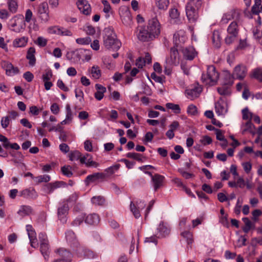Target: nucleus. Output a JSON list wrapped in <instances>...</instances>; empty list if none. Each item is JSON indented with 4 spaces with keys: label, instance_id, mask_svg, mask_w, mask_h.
<instances>
[{
    "label": "nucleus",
    "instance_id": "obj_63",
    "mask_svg": "<svg viewBox=\"0 0 262 262\" xmlns=\"http://www.w3.org/2000/svg\"><path fill=\"white\" fill-rule=\"evenodd\" d=\"M52 72L51 70L46 71L42 76V79L43 82L49 81L52 77Z\"/></svg>",
    "mask_w": 262,
    "mask_h": 262
},
{
    "label": "nucleus",
    "instance_id": "obj_48",
    "mask_svg": "<svg viewBox=\"0 0 262 262\" xmlns=\"http://www.w3.org/2000/svg\"><path fill=\"white\" fill-rule=\"evenodd\" d=\"M243 220L245 223V226L243 227V230L245 233H248L252 228V222L247 217L243 218Z\"/></svg>",
    "mask_w": 262,
    "mask_h": 262
},
{
    "label": "nucleus",
    "instance_id": "obj_28",
    "mask_svg": "<svg viewBox=\"0 0 262 262\" xmlns=\"http://www.w3.org/2000/svg\"><path fill=\"white\" fill-rule=\"evenodd\" d=\"M86 52V50L84 49L77 50L71 52L72 56L71 58L68 56H67V58L69 60L73 59L74 62H78L80 60L81 56L84 55V54Z\"/></svg>",
    "mask_w": 262,
    "mask_h": 262
},
{
    "label": "nucleus",
    "instance_id": "obj_30",
    "mask_svg": "<svg viewBox=\"0 0 262 262\" xmlns=\"http://www.w3.org/2000/svg\"><path fill=\"white\" fill-rule=\"evenodd\" d=\"M99 221V216L95 213L88 215L85 219V222L89 225H97Z\"/></svg>",
    "mask_w": 262,
    "mask_h": 262
},
{
    "label": "nucleus",
    "instance_id": "obj_24",
    "mask_svg": "<svg viewBox=\"0 0 262 262\" xmlns=\"http://www.w3.org/2000/svg\"><path fill=\"white\" fill-rule=\"evenodd\" d=\"M105 177V175L103 173L97 172L91 175H89L85 180L86 184L88 185L90 183L94 182L99 179H103Z\"/></svg>",
    "mask_w": 262,
    "mask_h": 262
},
{
    "label": "nucleus",
    "instance_id": "obj_47",
    "mask_svg": "<svg viewBox=\"0 0 262 262\" xmlns=\"http://www.w3.org/2000/svg\"><path fill=\"white\" fill-rule=\"evenodd\" d=\"M50 177L48 175L45 174L41 175L34 178V181L36 183H40L41 182H48L50 180Z\"/></svg>",
    "mask_w": 262,
    "mask_h": 262
},
{
    "label": "nucleus",
    "instance_id": "obj_9",
    "mask_svg": "<svg viewBox=\"0 0 262 262\" xmlns=\"http://www.w3.org/2000/svg\"><path fill=\"white\" fill-rule=\"evenodd\" d=\"M1 65L2 67L6 71V74L8 76H12L19 72L18 68L14 67L13 64L9 61H2Z\"/></svg>",
    "mask_w": 262,
    "mask_h": 262
},
{
    "label": "nucleus",
    "instance_id": "obj_46",
    "mask_svg": "<svg viewBox=\"0 0 262 262\" xmlns=\"http://www.w3.org/2000/svg\"><path fill=\"white\" fill-rule=\"evenodd\" d=\"M242 118L244 120H248L251 121L253 116V114L250 112L247 107L242 110Z\"/></svg>",
    "mask_w": 262,
    "mask_h": 262
},
{
    "label": "nucleus",
    "instance_id": "obj_2",
    "mask_svg": "<svg viewBox=\"0 0 262 262\" xmlns=\"http://www.w3.org/2000/svg\"><path fill=\"white\" fill-rule=\"evenodd\" d=\"M103 45L107 49L117 51L120 48L121 43L112 30L106 29L103 36Z\"/></svg>",
    "mask_w": 262,
    "mask_h": 262
},
{
    "label": "nucleus",
    "instance_id": "obj_12",
    "mask_svg": "<svg viewBox=\"0 0 262 262\" xmlns=\"http://www.w3.org/2000/svg\"><path fill=\"white\" fill-rule=\"evenodd\" d=\"M26 230L28 232V235L29 238L30 239L31 246L33 248L37 247L38 243L37 242L36 234L35 230H34L32 226L30 225H27L26 226Z\"/></svg>",
    "mask_w": 262,
    "mask_h": 262
},
{
    "label": "nucleus",
    "instance_id": "obj_43",
    "mask_svg": "<svg viewBox=\"0 0 262 262\" xmlns=\"http://www.w3.org/2000/svg\"><path fill=\"white\" fill-rule=\"evenodd\" d=\"M10 29L15 32L18 33L21 31V28L17 26L16 22V17L14 16L11 20Z\"/></svg>",
    "mask_w": 262,
    "mask_h": 262
},
{
    "label": "nucleus",
    "instance_id": "obj_13",
    "mask_svg": "<svg viewBox=\"0 0 262 262\" xmlns=\"http://www.w3.org/2000/svg\"><path fill=\"white\" fill-rule=\"evenodd\" d=\"M187 39L185 33L183 30L179 31L173 35V42L177 47H182V44L184 43Z\"/></svg>",
    "mask_w": 262,
    "mask_h": 262
},
{
    "label": "nucleus",
    "instance_id": "obj_40",
    "mask_svg": "<svg viewBox=\"0 0 262 262\" xmlns=\"http://www.w3.org/2000/svg\"><path fill=\"white\" fill-rule=\"evenodd\" d=\"M254 125L252 123L251 121H248L245 124H243L242 125V127L243 128L242 130V134H245L246 132H249L251 133H253V128H254Z\"/></svg>",
    "mask_w": 262,
    "mask_h": 262
},
{
    "label": "nucleus",
    "instance_id": "obj_5",
    "mask_svg": "<svg viewBox=\"0 0 262 262\" xmlns=\"http://www.w3.org/2000/svg\"><path fill=\"white\" fill-rule=\"evenodd\" d=\"M146 206L144 202L141 200L137 201L135 203L131 202L130 204V211L136 219L140 217V210L143 209Z\"/></svg>",
    "mask_w": 262,
    "mask_h": 262
},
{
    "label": "nucleus",
    "instance_id": "obj_56",
    "mask_svg": "<svg viewBox=\"0 0 262 262\" xmlns=\"http://www.w3.org/2000/svg\"><path fill=\"white\" fill-rule=\"evenodd\" d=\"M81 156V153L79 151H78L77 150H75V151L72 152L69 155V159L71 161L77 160L79 159Z\"/></svg>",
    "mask_w": 262,
    "mask_h": 262
},
{
    "label": "nucleus",
    "instance_id": "obj_8",
    "mask_svg": "<svg viewBox=\"0 0 262 262\" xmlns=\"http://www.w3.org/2000/svg\"><path fill=\"white\" fill-rule=\"evenodd\" d=\"M66 238L67 242L70 246L75 251L80 247L74 232L72 230H69L66 233Z\"/></svg>",
    "mask_w": 262,
    "mask_h": 262
},
{
    "label": "nucleus",
    "instance_id": "obj_33",
    "mask_svg": "<svg viewBox=\"0 0 262 262\" xmlns=\"http://www.w3.org/2000/svg\"><path fill=\"white\" fill-rule=\"evenodd\" d=\"M212 42L215 48H219L221 45V37L220 33L217 31L213 32L212 36Z\"/></svg>",
    "mask_w": 262,
    "mask_h": 262
},
{
    "label": "nucleus",
    "instance_id": "obj_58",
    "mask_svg": "<svg viewBox=\"0 0 262 262\" xmlns=\"http://www.w3.org/2000/svg\"><path fill=\"white\" fill-rule=\"evenodd\" d=\"M10 122V119L8 116L4 117L2 118L1 123L3 128H7Z\"/></svg>",
    "mask_w": 262,
    "mask_h": 262
},
{
    "label": "nucleus",
    "instance_id": "obj_49",
    "mask_svg": "<svg viewBox=\"0 0 262 262\" xmlns=\"http://www.w3.org/2000/svg\"><path fill=\"white\" fill-rule=\"evenodd\" d=\"M92 202L96 205H103L104 204L105 200L101 196H93L92 198Z\"/></svg>",
    "mask_w": 262,
    "mask_h": 262
},
{
    "label": "nucleus",
    "instance_id": "obj_15",
    "mask_svg": "<svg viewBox=\"0 0 262 262\" xmlns=\"http://www.w3.org/2000/svg\"><path fill=\"white\" fill-rule=\"evenodd\" d=\"M247 68L243 64H239L234 68L233 74L236 78L243 80L247 75Z\"/></svg>",
    "mask_w": 262,
    "mask_h": 262
},
{
    "label": "nucleus",
    "instance_id": "obj_51",
    "mask_svg": "<svg viewBox=\"0 0 262 262\" xmlns=\"http://www.w3.org/2000/svg\"><path fill=\"white\" fill-rule=\"evenodd\" d=\"M0 142L3 143V146L5 149H8L10 148L11 143L5 136L0 135Z\"/></svg>",
    "mask_w": 262,
    "mask_h": 262
},
{
    "label": "nucleus",
    "instance_id": "obj_31",
    "mask_svg": "<svg viewBox=\"0 0 262 262\" xmlns=\"http://www.w3.org/2000/svg\"><path fill=\"white\" fill-rule=\"evenodd\" d=\"M262 0H254V4L251 9L252 13L254 15H258L262 12Z\"/></svg>",
    "mask_w": 262,
    "mask_h": 262
},
{
    "label": "nucleus",
    "instance_id": "obj_23",
    "mask_svg": "<svg viewBox=\"0 0 262 262\" xmlns=\"http://www.w3.org/2000/svg\"><path fill=\"white\" fill-rule=\"evenodd\" d=\"M35 53V49L34 47H30L28 50L26 58L29 60V64L31 67L34 66L36 63Z\"/></svg>",
    "mask_w": 262,
    "mask_h": 262
},
{
    "label": "nucleus",
    "instance_id": "obj_20",
    "mask_svg": "<svg viewBox=\"0 0 262 262\" xmlns=\"http://www.w3.org/2000/svg\"><path fill=\"white\" fill-rule=\"evenodd\" d=\"M182 52L184 57L189 60L193 59L196 54L194 49L192 47H182Z\"/></svg>",
    "mask_w": 262,
    "mask_h": 262
},
{
    "label": "nucleus",
    "instance_id": "obj_37",
    "mask_svg": "<svg viewBox=\"0 0 262 262\" xmlns=\"http://www.w3.org/2000/svg\"><path fill=\"white\" fill-rule=\"evenodd\" d=\"M27 38L25 37L15 39L13 41V46L17 48L25 47L27 44Z\"/></svg>",
    "mask_w": 262,
    "mask_h": 262
},
{
    "label": "nucleus",
    "instance_id": "obj_6",
    "mask_svg": "<svg viewBox=\"0 0 262 262\" xmlns=\"http://www.w3.org/2000/svg\"><path fill=\"white\" fill-rule=\"evenodd\" d=\"M146 27L154 37L158 35L160 33V25L156 17L150 19L148 25Z\"/></svg>",
    "mask_w": 262,
    "mask_h": 262
},
{
    "label": "nucleus",
    "instance_id": "obj_14",
    "mask_svg": "<svg viewBox=\"0 0 262 262\" xmlns=\"http://www.w3.org/2000/svg\"><path fill=\"white\" fill-rule=\"evenodd\" d=\"M215 110L218 116H224L227 112V104L222 99L215 103Z\"/></svg>",
    "mask_w": 262,
    "mask_h": 262
},
{
    "label": "nucleus",
    "instance_id": "obj_10",
    "mask_svg": "<svg viewBox=\"0 0 262 262\" xmlns=\"http://www.w3.org/2000/svg\"><path fill=\"white\" fill-rule=\"evenodd\" d=\"M179 62V53L177 49L174 47L170 49V55L166 58L165 64L176 65Z\"/></svg>",
    "mask_w": 262,
    "mask_h": 262
},
{
    "label": "nucleus",
    "instance_id": "obj_3",
    "mask_svg": "<svg viewBox=\"0 0 262 262\" xmlns=\"http://www.w3.org/2000/svg\"><path fill=\"white\" fill-rule=\"evenodd\" d=\"M219 78V74L216 71L213 66H208L207 68V74H203L202 80L206 85H215Z\"/></svg>",
    "mask_w": 262,
    "mask_h": 262
},
{
    "label": "nucleus",
    "instance_id": "obj_16",
    "mask_svg": "<svg viewBox=\"0 0 262 262\" xmlns=\"http://www.w3.org/2000/svg\"><path fill=\"white\" fill-rule=\"evenodd\" d=\"M202 90V89L201 86H195L192 88L186 90L185 94L188 98L193 100L199 97Z\"/></svg>",
    "mask_w": 262,
    "mask_h": 262
},
{
    "label": "nucleus",
    "instance_id": "obj_7",
    "mask_svg": "<svg viewBox=\"0 0 262 262\" xmlns=\"http://www.w3.org/2000/svg\"><path fill=\"white\" fill-rule=\"evenodd\" d=\"M170 233V228L168 225L162 221L157 228V231L155 233L158 238H163L167 236Z\"/></svg>",
    "mask_w": 262,
    "mask_h": 262
},
{
    "label": "nucleus",
    "instance_id": "obj_38",
    "mask_svg": "<svg viewBox=\"0 0 262 262\" xmlns=\"http://www.w3.org/2000/svg\"><path fill=\"white\" fill-rule=\"evenodd\" d=\"M181 235L184 237V238L185 239L186 242H187V243L188 245L187 248H191V246H190V245L193 243L192 234L190 232L185 231V232H182L181 233Z\"/></svg>",
    "mask_w": 262,
    "mask_h": 262
},
{
    "label": "nucleus",
    "instance_id": "obj_54",
    "mask_svg": "<svg viewBox=\"0 0 262 262\" xmlns=\"http://www.w3.org/2000/svg\"><path fill=\"white\" fill-rule=\"evenodd\" d=\"M169 4L168 0H158L157 1V5L160 9H166Z\"/></svg>",
    "mask_w": 262,
    "mask_h": 262
},
{
    "label": "nucleus",
    "instance_id": "obj_18",
    "mask_svg": "<svg viewBox=\"0 0 262 262\" xmlns=\"http://www.w3.org/2000/svg\"><path fill=\"white\" fill-rule=\"evenodd\" d=\"M68 210L69 206L66 203L62 205L58 209V216L62 223H65L67 221L66 216L68 213Z\"/></svg>",
    "mask_w": 262,
    "mask_h": 262
},
{
    "label": "nucleus",
    "instance_id": "obj_4",
    "mask_svg": "<svg viewBox=\"0 0 262 262\" xmlns=\"http://www.w3.org/2000/svg\"><path fill=\"white\" fill-rule=\"evenodd\" d=\"M136 35L138 39L142 41H147L154 38L146 26H138L137 28Z\"/></svg>",
    "mask_w": 262,
    "mask_h": 262
},
{
    "label": "nucleus",
    "instance_id": "obj_25",
    "mask_svg": "<svg viewBox=\"0 0 262 262\" xmlns=\"http://www.w3.org/2000/svg\"><path fill=\"white\" fill-rule=\"evenodd\" d=\"M55 252L59 257H60V258H63L65 260H68V261H71L72 254L67 249L61 248L57 249Z\"/></svg>",
    "mask_w": 262,
    "mask_h": 262
},
{
    "label": "nucleus",
    "instance_id": "obj_45",
    "mask_svg": "<svg viewBox=\"0 0 262 262\" xmlns=\"http://www.w3.org/2000/svg\"><path fill=\"white\" fill-rule=\"evenodd\" d=\"M166 106L167 108L172 110L175 114H179L181 113V108L178 104L167 103Z\"/></svg>",
    "mask_w": 262,
    "mask_h": 262
},
{
    "label": "nucleus",
    "instance_id": "obj_36",
    "mask_svg": "<svg viewBox=\"0 0 262 262\" xmlns=\"http://www.w3.org/2000/svg\"><path fill=\"white\" fill-rule=\"evenodd\" d=\"M227 32L229 34L237 35L238 30L237 28V24L236 21H233L230 24L227 29Z\"/></svg>",
    "mask_w": 262,
    "mask_h": 262
},
{
    "label": "nucleus",
    "instance_id": "obj_32",
    "mask_svg": "<svg viewBox=\"0 0 262 262\" xmlns=\"http://www.w3.org/2000/svg\"><path fill=\"white\" fill-rule=\"evenodd\" d=\"M250 77L256 79L260 82H262V68H257L253 69L250 74Z\"/></svg>",
    "mask_w": 262,
    "mask_h": 262
},
{
    "label": "nucleus",
    "instance_id": "obj_22",
    "mask_svg": "<svg viewBox=\"0 0 262 262\" xmlns=\"http://www.w3.org/2000/svg\"><path fill=\"white\" fill-rule=\"evenodd\" d=\"M75 251L80 256H81L83 253L84 256L88 258H94L96 257V255L92 251L89 249H84L81 246L78 249H76Z\"/></svg>",
    "mask_w": 262,
    "mask_h": 262
},
{
    "label": "nucleus",
    "instance_id": "obj_29",
    "mask_svg": "<svg viewBox=\"0 0 262 262\" xmlns=\"http://www.w3.org/2000/svg\"><path fill=\"white\" fill-rule=\"evenodd\" d=\"M95 88L97 92L94 94L95 98L98 100H101L104 97V93L106 91V88L100 84H96Z\"/></svg>",
    "mask_w": 262,
    "mask_h": 262
},
{
    "label": "nucleus",
    "instance_id": "obj_55",
    "mask_svg": "<svg viewBox=\"0 0 262 262\" xmlns=\"http://www.w3.org/2000/svg\"><path fill=\"white\" fill-rule=\"evenodd\" d=\"M76 41L78 44L86 45L91 42V39L89 37H86L84 38H78L76 39Z\"/></svg>",
    "mask_w": 262,
    "mask_h": 262
},
{
    "label": "nucleus",
    "instance_id": "obj_57",
    "mask_svg": "<svg viewBox=\"0 0 262 262\" xmlns=\"http://www.w3.org/2000/svg\"><path fill=\"white\" fill-rule=\"evenodd\" d=\"M158 237L157 236V234L155 233L154 235H151L149 237H146L144 240V243H152L156 245L158 242Z\"/></svg>",
    "mask_w": 262,
    "mask_h": 262
},
{
    "label": "nucleus",
    "instance_id": "obj_52",
    "mask_svg": "<svg viewBox=\"0 0 262 262\" xmlns=\"http://www.w3.org/2000/svg\"><path fill=\"white\" fill-rule=\"evenodd\" d=\"M227 85H225V86L217 88V91L220 95H228L230 94V90Z\"/></svg>",
    "mask_w": 262,
    "mask_h": 262
},
{
    "label": "nucleus",
    "instance_id": "obj_61",
    "mask_svg": "<svg viewBox=\"0 0 262 262\" xmlns=\"http://www.w3.org/2000/svg\"><path fill=\"white\" fill-rule=\"evenodd\" d=\"M248 46L246 39H240L238 46L236 47V50H243Z\"/></svg>",
    "mask_w": 262,
    "mask_h": 262
},
{
    "label": "nucleus",
    "instance_id": "obj_35",
    "mask_svg": "<svg viewBox=\"0 0 262 262\" xmlns=\"http://www.w3.org/2000/svg\"><path fill=\"white\" fill-rule=\"evenodd\" d=\"M40 251L42 254L43 255L45 259H47L49 256V247L48 242L46 243H40Z\"/></svg>",
    "mask_w": 262,
    "mask_h": 262
},
{
    "label": "nucleus",
    "instance_id": "obj_41",
    "mask_svg": "<svg viewBox=\"0 0 262 262\" xmlns=\"http://www.w3.org/2000/svg\"><path fill=\"white\" fill-rule=\"evenodd\" d=\"M9 12L15 13L17 10V4L14 0H9L7 3Z\"/></svg>",
    "mask_w": 262,
    "mask_h": 262
},
{
    "label": "nucleus",
    "instance_id": "obj_60",
    "mask_svg": "<svg viewBox=\"0 0 262 262\" xmlns=\"http://www.w3.org/2000/svg\"><path fill=\"white\" fill-rule=\"evenodd\" d=\"M237 35L234 34H229L225 39L226 44L230 45L236 39Z\"/></svg>",
    "mask_w": 262,
    "mask_h": 262
},
{
    "label": "nucleus",
    "instance_id": "obj_1",
    "mask_svg": "<svg viewBox=\"0 0 262 262\" xmlns=\"http://www.w3.org/2000/svg\"><path fill=\"white\" fill-rule=\"evenodd\" d=\"M202 5L201 0H189L186 6V13L190 23H195L198 17V11Z\"/></svg>",
    "mask_w": 262,
    "mask_h": 262
},
{
    "label": "nucleus",
    "instance_id": "obj_19",
    "mask_svg": "<svg viewBox=\"0 0 262 262\" xmlns=\"http://www.w3.org/2000/svg\"><path fill=\"white\" fill-rule=\"evenodd\" d=\"M62 182L56 181L54 183H50L45 185L43 187V190L45 192L50 194L53 192V191L61 186Z\"/></svg>",
    "mask_w": 262,
    "mask_h": 262
},
{
    "label": "nucleus",
    "instance_id": "obj_34",
    "mask_svg": "<svg viewBox=\"0 0 262 262\" xmlns=\"http://www.w3.org/2000/svg\"><path fill=\"white\" fill-rule=\"evenodd\" d=\"M90 73L92 77L95 79H99L101 76V71L98 66H93L90 70Z\"/></svg>",
    "mask_w": 262,
    "mask_h": 262
},
{
    "label": "nucleus",
    "instance_id": "obj_50",
    "mask_svg": "<svg viewBox=\"0 0 262 262\" xmlns=\"http://www.w3.org/2000/svg\"><path fill=\"white\" fill-rule=\"evenodd\" d=\"M187 113L190 115L195 116L198 114V108L195 105L190 104L187 107Z\"/></svg>",
    "mask_w": 262,
    "mask_h": 262
},
{
    "label": "nucleus",
    "instance_id": "obj_11",
    "mask_svg": "<svg viewBox=\"0 0 262 262\" xmlns=\"http://www.w3.org/2000/svg\"><path fill=\"white\" fill-rule=\"evenodd\" d=\"M39 17L43 22H47L49 18L48 14V5L47 3H41L38 8Z\"/></svg>",
    "mask_w": 262,
    "mask_h": 262
},
{
    "label": "nucleus",
    "instance_id": "obj_27",
    "mask_svg": "<svg viewBox=\"0 0 262 262\" xmlns=\"http://www.w3.org/2000/svg\"><path fill=\"white\" fill-rule=\"evenodd\" d=\"M20 195L25 198L36 199L37 193L34 188L26 189L20 192Z\"/></svg>",
    "mask_w": 262,
    "mask_h": 262
},
{
    "label": "nucleus",
    "instance_id": "obj_64",
    "mask_svg": "<svg viewBox=\"0 0 262 262\" xmlns=\"http://www.w3.org/2000/svg\"><path fill=\"white\" fill-rule=\"evenodd\" d=\"M212 139L208 136H205L201 139L200 142L204 145L210 144L212 142Z\"/></svg>",
    "mask_w": 262,
    "mask_h": 262
},
{
    "label": "nucleus",
    "instance_id": "obj_59",
    "mask_svg": "<svg viewBox=\"0 0 262 262\" xmlns=\"http://www.w3.org/2000/svg\"><path fill=\"white\" fill-rule=\"evenodd\" d=\"M35 43L40 47H45L47 43L46 39L42 37H38L35 41Z\"/></svg>",
    "mask_w": 262,
    "mask_h": 262
},
{
    "label": "nucleus",
    "instance_id": "obj_17",
    "mask_svg": "<svg viewBox=\"0 0 262 262\" xmlns=\"http://www.w3.org/2000/svg\"><path fill=\"white\" fill-rule=\"evenodd\" d=\"M77 5L79 10L84 15L90 14L91 9L86 0H77Z\"/></svg>",
    "mask_w": 262,
    "mask_h": 262
},
{
    "label": "nucleus",
    "instance_id": "obj_53",
    "mask_svg": "<svg viewBox=\"0 0 262 262\" xmlns=\"http://www.w3.org/2000/svg\"><path fill=\"white\" fill-rule=\"evenodd\" d=\"M61 171L62 173L68 177H70L73 174L72 172V167L70 166H63L61 168Z\"/></svg>",
    "mask_w": 262,
    "mask_h": 262
},
{
    "label": "nucleus",
    "instance_id": "obj_44",
    "mask_svg": "<svg viewBox=\"0 0 262 262\" xmlns=\"http://www.w3.org/2000/svg\"><path fill=\"white\" fill-rule=\"evenodd\" d=\"M32 208L29 206H23L21 207L19 210L18 211V213L21 215H29L32 212Z\"/></svg>",
    "mask_w": 262,
    "mask_h": 262
},
{
    "label": "nucleus",
    "instance_id": "obj_21",
    "mask_svg": "<svg viewBox=\"0 0 262 262\" xmlns=\"http://www.w3.org/2000/svg\"><path fill=\"white\" fill-rule=\"evenodd\" d=\"M50 32L58 35H61L63 36H72V33L69 30L59 28L58 27H53L49 29Z\"/></svg>",
    "mask_w": 262,
    "mask_h": 262
},
{
    "label": "nucleus",
    "instance_id": "obj_39",
    "mask_svg": "<svg viewBox=\"0 0 262 262\" xmlns=\"http://www.w3.org/2000/svg\"><path fill=\"white\" fill-rule=\"evenodd\" d=\"M128 158L135 159L139 162H143L145 157L142 155L136 152H128L126 154Z\"/></svg>",
    "mask_w": 262,
    "mask_h": 262
},
{
    "label": "nucleus",
    "instance_id": "obj_26",
    "mask_svg": "<svg viewBox=\"0 0 262 262\" xmlns=\"http://www.w3.org/2000/svg\"><path fill=\"white\" fill-rule=\"evenodd\" d=\"M164 179V177L159 174H155L153 176L151 180L154 183V187L155 191L162 185Z\"/></svg>",
    "mask_w": 262,
    "mask_h": 262
},
{
    "label": "nucleus",
    "instance_id": "obj_62",
    "mask_svg": "<svg viewBox=\"0 0 262 262\" xmlns=\"http://www.w3.org/2000/svg\"><path fill=\"white\" fill-rule=\"evenodd\" d=\"M102 3L104 6L103 11L105 13H108L111 12V7L109 3L106 0H103Z\"/></svg>",
    "mask_w": 262,
    "mask_h": 262
},
{
    "label": "nucleus",
    "instance_id": "obj_42",
    "mask_svg": "<svg viewBox=\"0 0 262 262\" xmlns=\"http://www.w3.org/2000/svg\"><path fill=\"white\" fill-rule=\"evenodd\" d=\"M224 83L225 85H232L233 83V77L231 74L228 71L224 72Z\"/></svg>",
    "mask_w": 262,
    "mask_h": 262
}]
</instances>
